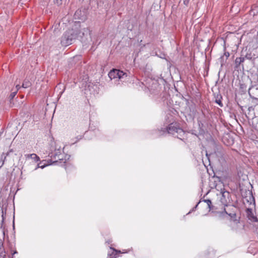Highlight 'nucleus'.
<instances>
[{
    "mask_svg": "<svg viewBox=\"0 0 258 258\" xmlns=\"http://www.w3.org/2000/svg\"><path fill=\"white\" fill-rule=\"evenodd\" d=\"M226 138V137H224L223 138V142H224V144H225L227 146H230V145H232V144H233V143H234V140H233L232 139H230V140L229 141H228L227 143H226V142H225V140Z\"/></svg>",
    "mask_w": 258,
    "mask_h": 258,
    "instance_id": "nucleus-18",
    "label": "nucleus"
},
{
    "mask_svg": "<svg viewBox=\"0 0 258 258\" xmlns=\"http://www.w3.org/2000/svg\"><path fill=\"white\" fill-rule=\"evenodd\" d=\"M17 252L16 251H15L14 253H13V254H15V253H16Z\"/></svg>",
    "mask_w": 258,
    "mask_h": 258,
    "instance_id": "nucleus-36",
    "label": "nucleus"
},
{
    "mask_svg": "<svg viewBox=\"0 0 258 258\" xmlns=\"http://www.w3.org/2000/svg\"><path fill=\"white\" fill-rule=\"evenodd\" d=\"M221 193L222 194V196L220 198L221 203L224 206H227L230 201V193L225 190V189H222Z\"/></svg>",
    "mask_w": 258,
    "mask_h": 258,
    "instance_id": "nucleus-4",
    "label": "nucleus"
},
{
    "mask_svg": "<svg viewBox=\"0 0 258 258\" xmlns=\"http://www.w3.org/2000/svg\"><path fill=\"white\" fill-rule=\"evenodd\" d=\"M245 200L249 204V206H255V199L252 191H249L248 195L245 198Z\"/></svg>",
    "mask_w": 258,
    "mask_h": 258,
    "instance_id": "nucleus-7",
    "label": "nucleus"
},
{
    "mask_svg": "<svg viewBox=\"0 0 258 258\" xmlns=\"http://www.w3.org/2000/svg\"><path fill=\"white\" fill-rule=\"evenodd\" d=\"M2 225V223H0V226Z\"/></svg>",
    "mask_w": 258,
    "mask_h": 258,
    "instance_id": "nucleus-38",
    "label": "nucleus"
},
{
    "mask_svg": "<svg viewBox=\"0 0 258 258\" xmlns=\"http://www.w3.org/2000/svg\"><path fill=\"white\" fill-rule=\"evenodd\" d=\"M53 1L54 3L58 6L61 5L62 3V0H53Z\"/></svg>",
    "mask_w": 258,
    "mask_h": 258,
    "instance_id": "nucleus-24",
    "label": "nucleus"
},
{
    "mask_svg": "<svg viewBox=\"0 0 258 258\" xmlns=\"http://www.w3.org/2000/svg\"><path fill=\"white\" fill-rule=\"evenodd\" d=\"M51 162V160H50V162H49L48 161V164H42V162H40L39 163H38L36 165V166L35 167V168H34V170H37L38 168H40L41 169H43L44 167H45L46 166H47L48 165H49V164H51L50 162Z\"/></svg>",
    "mask_w": 258,
    "mask_h": 258,
    "instance_id": "nucleus-12",
    "label": "nucleus"
},
{
    "mask_svg": "<svg viewBox=\"0 0 258 258\" xmlns=\"http://www.w3.org/2000/svg\"><path fill=\"white\" fill-rule=\"evenodd\" d=\"M31 86V83L28 81H25L23 82L22 87L24 88H27Z\"/></svg>",
    "mask_w": 258,
    "mask_h": 258,
    "instance_id": "nucleus-17",
    "label": "nucleus"
},
{
    "mask_svg": "<svg viewBox=\"0 0 258 258\" xmlns=\"http://www.w3.org/2000/svg\"><path fill=\"white\" fill-rule=\"evenodd\" d=\"M248 94L252 99H258V84L251 85L248 89Z\"/></svg>",
    "mask_w": 258,
    "mask_h": 258,
    "instance_id": "nucleus-5",
    "label": "nucleus"
},
{
    "mask_svg": "<svg viewBox=\"0 0 258 258\" xmlns=\"http://www.w3.org/2000/svg\"><path fill=\"white\" fill-rule=\"evenodd\" d=\"M182 1H183V4L185 6H187L190 0H182Z\"/></svg>",
    "mask_w": 258,
    "mask_h": 258,
    "instance_id": "nucleus-25",
    "label": "nucleus"
},
{
    "mask_svg": "<svg viewBox=\"0 0 258 258\" xmlns=\"http://www.w3.org/2000/svg\"><path fill=\"white\" fill-rule=\"evenodd\" d=\"M61 87H62L63 88L62 91H61L59 93V97H60L62 94L63 93V92H64L65 90H66V87L62 84L61 83H59L57 86H56V88H57L58 87H59L60 88H61Z\"/></svg>",
    "mask_w": 258,
    "mask_h": 258,
    "instance_id": "nucleus-14",
    "label": "nucleus"
},
{
    "mask_svg": "<svg viewBox=\"0 0 258 258\" xmlns=\"http://www.w3.org/2000/svg\"><path fill=\"white\" fill-rule=\"evenodd\" d=\"M81 12V11H79V12ZM78 13H79V11H76V13H75V16H77V14H78Z\"/></svg>",
    "mask_w": 258,
    "mask_h": 258,
    "instance_id": "nucleus-33",
    "label": "nucleus"
},
{
    "mask_svg": "<svg viewBox=\"0 0 258 258\" xmlns=\"http://www.w3.org/2000/svg\"><path fill=\"white\" fill-rule=\"evenodd\" d=\"M116 257L115 256H114V257H110L109 258H116Z\"/></svg>",
    "mask_w": 258,
    "mask_h": 258,
    "instance_id": "nucleus-35",
    "label": "nucleus"
},
{
    "mask_svg": "<svg viewBox=\"0 0 258 258\" xmlns=\"http://www.w3.org/2000/svg\"><path fill=\"white\" fill-rule=\"evenodd\" d=\"M228 215L231 218H235L236 217V214L235 213H230Z\"/></svg>",
    "mask_w": 258,
    "mask_h": 258,
    "instance_id": "nucleus-26",
    "label": "nucleus"
},
{
    "mask_svg": "<svg viewBox=\"0 0 258 258\" xmlns=\"http://www.w3.org/2000/svg\"><path fill=\"white\" fill-rule=\"evenodd\" d=\"M111 249H112L113 251H115L116 252L115 255H116L117 253H120L121 251L120 250H116L115 249L110 247Z\"/></svg>",
    "mask_w": 258,
    "mask_h": 258,
    "instance_id": "nucleus-28",
    "label": "nucleus"
},
{
    "mask_svg": "<svg viewBox=\"0 0 258 258\" xmlns=\"http://www.w3.org/2000/svg\"><path fill=\"white\" fill-rule=\"evenodd\" d=\"M90 86V85L86 81L83 82L82 85H80L81 88H84L85 89H86L87 87L89 88Z\"/></svg>",
    "mask_w": 258,
    "mask_h": 258,
    "instance_id": "nucleus-19",
    "label": "nucleus"
},
{
    "mask_svg": "<svg viewBox=\"0 0 258 258\" xmlns=\"http://www.w3.org/2000/svg\"><path fill=\"white\" fill-rule=\"evenodd\" d=\"M25 157L26 159H29L31 158L35 162H38L40 161V158L36 154L32 153L30 154H25Z\"/></svg>",
    "mask_w": 258,
    "mask_h": 258,
    "instance_id": "nucleus-9",
    "label": "nucleus"
},
{
    "mask_svg": "<svg viewBox=\"0 0 258 258\" xmlns=\"http://www.w3.org/2000/svg\"><path fill=\"white\" fill-rule=\"evenodd\" d=\"M234 222H236V223H237V220H234Z\"/></svg>",
    "mask_w": 258,
    "mask_h": 258,
    "instance_id": "nucleus-37",
    "label": "nucleus"
},
{
    "mask_svg": "<svg viewBox=\"0 0 258 258\" xmlns=\"http://www.w3.org/2000/svg\"><path fill=\"white\" fill-rule=\"evenodd\" d=\"M245 57L247 59H250V60H252V59H254L256 57L255 56V55H252L251 53H247L246 55H245Z\"/></svg>",
    "mask_w": 258,
    "mask_h": 258,
    "instance_id": "nucleus-15",
    "label": "nucleus"
},
{
    "mask_svg": "<svg viewBox=\"0 0 258 258\" xmlns=\"http://www.w3.org/2000/svg\"><path fill=\"white\" fill-rule=\"evenodd\" d=\"M3 242L0 240V251L1 249H3Z\"/></svg>",
    "mask_w": 258,
    "mask_h": 258,
    "instance_id": "nucleus-29",
    "label": "nucleus"
},
{
    "mask_svg": "<svg viewBox=\"0 0 258 258\" xmlns=\"http://www.w3.org/2000/svg\"><path fill=\"white\" fill-rule=\"evenodd\" d=\"M222 99V97L221 95H217L215 99V103L218 104L220 107H223V104L222 103L221 100Z\"/></svg>",
    "mask_w": 258,
    "mask_h": 258,
    "instance_id": "nucleus-13",
    "label": "nucleus"
},
{
    "mask_svg": "<svg viewBox=\"0 0 258 258\" xmlns=\"http://www.w3.org/2000/svg\"><path fill=\"white\" fill-rule=\"evenodd\" d=\"M0 258H6V253L4 248L0 251Z\"/></svg>",
    "mask_w": 258,
    "mask_h": 258,
    "instance_id": "nucleus-21",
    "label": "nucleus"
},
{
    "mask_svg": "<svg viewBox=\"0 0 258 258\" xmlns=\"http://www.w3.org/2000/svg\"><path fill=\"white\" fill-rule=\"evenodd\" d=\"M83 136V135H79L78 136H77V137L75 138L76 140L75 141H74L73 144H75L76 143H77V142H78L79 140H80L81 139H82Z\"/></svg>",
    "mask_w": 258,
    "mask_h": 258,
    "instance_id": "nucleus-22",
    "label": "nucleus"
},
{
    "mask_svg": "<svg viewBox=\"0 0 258 258\" xmlns=\"http://www.w3.org/2000/svg\"><path fill=\"white\" fill-rule=\"evenodd\" d=\"M62 155L60 153V150L58 149L54 154H52L51 155V158L55 160V161L53 162V163H55L57 160H62Z\"/></svg>",
    "mask_w": 258,
    "mask_h": 258,
    "instance_id": "nucleus-8",
    "label": "nucleus"
},
{
    "mask_svg": "<svg viewBox=\"0 0 258 258\" xmlns=\"http://www.w3.org/2000/svg\"><path fill=\"white\" fill-rule=\"evenodd\" d=\"M17 93V91H14V92H13L12 93H11V94H10V95L9 96V98H10V101H11L13 99V98L16 96Z\"/></svg>",
    "mask_w": 258,
    "mask_h": 258,
    "instance_id": "nucleus-20",
    "label": "nucleus"
},
{
    "mask_svg": "<svg viewBox=\"0 0 258 258\" xmlns=\"http://www.w3.org/2000/svg\"><path fill=\"white\" fill-rule=\"evenodd\" d=\"M199 204V203L194 208H196L198 207Z\"/></svg>",
    "mask_w": 258,
    "mask_h": 258,
    "instance_id": "nucleus-34",
    "label": "nucleus"
},
{
    "mask_svg": "<svg viewBox=\"0 0 258 258\" xmlns=\"http://www.w3.org/2000/svg\"><path fill=\"white\" fill-rule=\"evenodd\" d=\"M108 77L110 80H114L115 83L119 84V81L123 82L127 78L126 73L117 69H113L108 73Z\"/></svg>",
    "mask_w": 258,
    "mask_h": 258,
    "instance_id": "nucleus-3",
    "label": "nucleus"
},
{
    "mask_svg": "<svg viewBox=\"0 0 258 258\" xmlns=\"http://www.w3.org/2000/svg\"><path fill=\"white\" fill-rule=\"evenodd\" d=\"M4 163V161L0 160V167H2Z\"/></svg>",
    "mask_w": 258,
    "mask_h": 258,
    "instance_id": "nucleus-30",
    "label": "nucleus"
},
{
    "mask_svg": "<svg viewBox=\"0 0 258 258\" xmlns=\"http://www.w3.org/2000/svg\"><path fill=\"white\" fill-rule=\"evenodd\" d=\"M204 201L207 204L208 207L210 210L213 209V206L212 205V202L210 200H205Z\"/></svg>",
    "mask_w": 258,
    "mask_h": 258,
    "instance_id": "nucleus-16",
    "label": "nucleus"
},
{
    "mask_svg": "<svg viewBox=\"0 0 258 258\" xmlns=\"http://www.w3.org/2000/svg\"><path fill=\"white\" fill-rule=\"evenodd\" d=\"M161 131L163 133L167 132L180 139H181L185 134L184 131L176 122L170 123L166 128H162Z\"/></svg>",
    "mask_w": 258,
    "mask_h": 258,
    "instance_id": "nucleus-2",
    "label": "nucleus"
},
{
    "mask_svg": "<svg viewBox=\"0 0 258 258\" xmlns=\"http://www.w3.org/2000/svg\"><path fill=\"white\" fill-rule=\"evenodd\" d=\"M12 151H12V149H11V150H10L9 152H7V154H6V156H8V155H9L10 152H12Z\"/></svg>",
    "mask_w": 258,
    "mask_h": 258,
    "instance_id": "nucleus-32",
    "label": "nucleus"
},
{
    "mask_svg": "<svg viewBox=\"0 0 258 258\" xmlns=\"http://www.w3.org/2000/svg\"><path fill=\"white\" fill-rule=\"evenodd\" d=\"M81 34L78 29L75 28L66 31L62 35L60 39V43L63 46H67L73 43Z\"/></svg>",
    "mask_w": 258,
    "mask_h": 258,
    "instance_id": "nucleus-1",
    "label": "nucleus"
},
{
    "mask_svg": "<svg viewBox=\"0 0 258 258\" xmlns=\"http://www.w3.org/2000/svg\"><path fill=\"white\" fill-rule=\"evenodd\" d=\"M224 55L226 56V58L227 59L229 57L230 54L228 52L225 51Z\"/></svg>",
    "mask_w": 258,
    "mask_h": 258,
    "instance_id": "nucleus-27",
    "label": "nucleus"
},
{
    "mask_svg": "<svg viewBox=\"0 0 258 258\" xmlns=\"http://www.w3.org/2000/svg\"><path fill=\"white\" fill-rule=\"evenodd\" d=\"M246 214L247 218L251 222H257L258 220L256 216L254 215V214L252 212V208H247L246 209Z\"/></svg>",
    "mask_w": 258,
    "mask_h": 258,
    "instance_id": "nucleus-6",
    "label": "nucleus"
},
{
    "mask_svg": "<svg viewBox=\"0 0 258 258\" xmlns=\"http://www.w3.org/2000/svg\"><path fill=\"white\" fill-rule=\"evenodd\" d=\"M217 156L218 157L219 161L222 164L226 161L225 157L223 152H218L217 153Z\"/></svg>",
    "mask_w": 258,
    "mask_h": 258,
    "instance_id": "nucleus-11",
    "label": "nucleus"
},
{
    "mask_svg": "<svg viewBox=\"0 0 258 258\" xmlns=\"http://www.w3.org/2000/svg\"><path fill=\"white\" fill-rule=\"evenodd\" d=\"M16 87L17 89L16 91H17L21 88V87L19 85H17Z\"/></svg>",
    "mask_w": 258,
    "mask_h": 258,
    "instance_id": "nucleus-31",
    "label": "nucleus"
},
{
    "mask_svg": "<svg viewBox=\"0 0 258 258\" xmlns=\"http://www.w3.org/2000/svg\"><path fill=\"white\" fill-rule=\"evenodd\" d=\"M89 33V30L88 28H84L83 29V32H82V35L84 36L85 34Z\"/></svg>",
    "mask_w": 258,
    "mask_h": 258,
    "instance_id": "nucleus-23",
    "label": "nucleus"
},
{
    "mask_svg": "<svg viewBox=\"0 0 258 258\" xmlns=\"http://www.w3.org/2000/svg\"><path fill=\"white\" fill-rule=\"evenodd\" d=\"M245 57H237L235 60V68H238L240 67V66L244 61Z\"/></svg>",
    "mask_w": 258,
    "mask_h": 258,
    "instance_id": "nucleus-10",
    "label": "nucleus"
}]
</instances>
